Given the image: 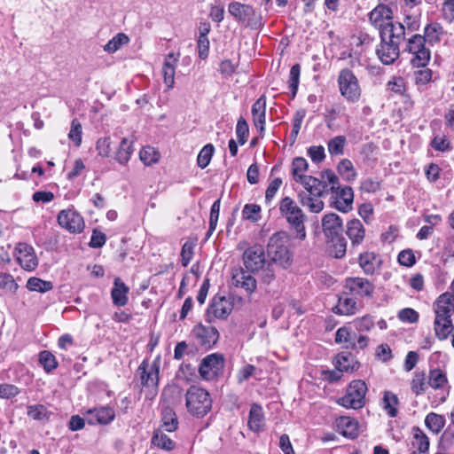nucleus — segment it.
Listing matches in <instances>:
<instances>
[{
    "label": "nucleus",
    "mask_w": 454,
    "mask_h": 454,
    "mask_svg": "<svg viewBox=\"0 0 454 454\" xmlns=\"http://www.w3.org/2000/svg\"><path fill=\"white\" fill-rule=\"evenodd\" d=\"M27 287L30 291L45 293L53 288V285L50 281H44L38 278H30L27 282Z\"/></svg>",
    "instance_id": "obj_45"
},
{
    "label": "nucleus",
    "mask_w": 454,
    "mask_h": 454,
    "mask_svg": "<svg viewBox=\"0 0 454 454\" xmlns=\"http://www.w3.org/2000/svg\"><path fill=\"white\" fill-rule=\"evenodd\" d=\"M381 260L372 252H365L359 256V265L367 275H372L380 266Z\"/></svg>",
    "instance_id": "obj_31"
},
{
    "label": "nucleus",
    "mask_w": 454,
    "mask_h": 454,
    "mask_svg": "<svg viewBox=\"0 0 454 454\" xmlns=\"http://www.w3.org/2000/svg\"><path fill=\"white\" fill-rule=\"evenodd\" d=\"M152 443L162 450H172L175 448V442L165 434L160 429L154 432L152 437Z\"/></svg>",
    "instance_id": "obj_42"
},
{
    "label": "nucleus",
    "mask_w": 454,
    "mask_h": 454,
    "mask_svg": "<svg viewBox=\"0 0 454 454\" xmlns=\"http://www.w3.org/2000/svg\"><path fill=\"white\" fill-rule=\"evenodd\" d=\"M393 11L392 9L383 4H378L369 13L370 23L380 30V35L383 29L392 25H403L400 22H393Z\"/></svg>",
    "instance_id": "obj_12"
},
{
    "label": "nucleus",
    "mask_w": 454,
    "mask_h": 454,
    "mask_svg": "<svg viewBox=\"0 0 454 454\" xmlns=\"http://www.w3.org/2000/svg\"><path fill=\"white\" fill-rule=\"evenodd\" d=\"M335 366L340 372L355 371L358 368L357 362L354 356L348 352H341L335 358Z\"/></svg>",
    "instance_id": "obj_36"
},
{
    "label": "nucleus",
    "mask_w": 454,
    "mask_h": 454,
    "mask_svg": "<svg viewBox=\"0 0 454 454\" xmlns=\"http://www.w3.org/2000/svg\"><path fill=\"white\" fill-rule=\"evenodd\" d=\"M387 89L395 94L402 95L405 91V83L402 77H393L387 83Z\"/></svg>",
    "instance_id": "obj_63"
},
{
    "label": "nucleus",
    "mask_w": 454,
    "mask_h": 454,
    "mask_svg": "<svg viewBox=\"0 0 454 454\" xmlns=\"http://www.w3.org/2000/svg\"><path fill=\"white\" fill-rule=\"evenodd\" d=\"M428 379L425 372L416 371L413 372L411 380V389L416 395H422L428 387Z\"/></svg>",
    "instance_id": "obj_35"
},
{
    "label": "nucleus",
    "mask_w": 454,
    "mask_h": 454,
    "mask_svg": "<svg viewBox=\"0 0 454 454\" xmlns=\"http://www.w3.org/2000/svg\"><path fill=\"white\" fill-rule=\"evenodd\" d=\"M361 306L348 292H342L338 299L337 304L333 309V312L338 315L352 316L357 313Z\"/></svg>",
    "instance_id": "obj_22"
},
{
    "label": "nucleus",
    "mask_w": 454,
    "mask_h": 454,
    "mask_svg": "<svg viewBox=\"0 0 454 454\" xmlns=\"http://www.w3.org/2000/svg\"><path fill=\"white\" fill-rule=\"evenodd\" d=\"M335 426L338 432L345 437L354 439L358 435V423L351 417L341 416L337 418Z\"/></svg>",
    "instance_id": "obj_25"
},
{
    "label": "nucleus",
    "mask_w": 454,
    "mask_h": 454,
    "mask_svg": "<svg viewBox=\"0 0 454 454\" xmlns=\"http://www.w3.org/2000/svg\"><path fill=\"white\" fill-rule=\"evenodd\" d=\"M454 311V297L450 293L441 294L434 303L435 317H451Z\"/></svg>",
    "instance_id": "obj_28"
},
{
    "label": "nucleus",
    "mask_w": 454,
    "mask_h": 454,
    "mask_svg": "<svg viewBox=\"0 0 454 454\" xmlns=\"http://www.w3.org/2000/svg\"><path fill=\"white\" fill-rule=\"evenodd\" d=\"M96 149L98 153V155H100L102 157H108L112 151L110 137H105L99 138L97 141Z\"/></svg>",
    "instance_id": "obj_64"
},
{
    "label": "nucleus",
    "mask_w": 454,
    "mask_h": 454,
    "mask_svg": "<svg viewBox=\"0 0 454 454\" xmlns=\"http://www.w3.org/2000/svg\"><path fill=\"white\" fill-rule=\"evenodd\" d=\"M248 134H249L248 124L243 117H240L237 122L236 135H237L239 143L241 145H243L247 142Z\"/></svg>",
    "instance_id": "obj_56"
},
{
    "label": "nucleus",
    "mask_w": 454,
    "mask_h": 454,
    "mask_svg": "<svg viewBox=\"0 0 454 454\" xmlns=\"http://www.w3.org/2000/svg\"><path fill=\"white\" fill-rule=\"evenodd\" d=\"M161 427L167 432H174L178 427V420L175 411L167 406L161 411Z\"/></svg>",
    "instance_id": "obj_37"
},
{
    "label": "nucleus",
    "mask_w": 454,
    "mask_h": 454,
    "mask_svg": "<svg viewBox=\"0 0 454 454\" xmlns=\"http://www.w3.org/2000/svg\"><path fill=\"white\" fill-rule=\"evenodd\" d=\"M289 235L285 231L273 233L267 245L270 262L283 269H288L293 262V253L289 249Z\"/></svg>",
    "instance_id": "obj_4"
},
{
    "label": "nucleus",
    "mask_w": 454,
    "mask_h": 454,
    "mask_svg": "<svg viewBox=\"0 0 454 454\" xmlns=\"http://www.w3.org/2000/svg\"><path fill=\"white\" fill-rule=\"evenodd\" d=\"M129 288L121 278H116L114 281V286L111 290L113 303L118 307H123L128 303V294Z\"/></svg>",
    "instance_id": "obj_29"
},
{
    "label": "nucleus",
    "mask_w": 454,
    "mask_h": 454,
    "mask_svg": "<svg viewBox=\"0 0 454 454\" xmlns=\"http://www.w3.org/2000/svg\"><path fill=\"white\" fill-rule=\"evenodd\" d=\"M215 148L213 145L207 144L206 145L199 153L197 157L198 166L201 168H205L210 162L211 158L213 156Z\"/></svg>",
    "instance_id": "obj_50"
},
{
    "label": "nucleus",
    "mask_w": 454,
    "mask_h": 454,
    "mask_svg": "<svg viewBox=\"0 0 454 454\" xmlns=\"http://www.w3.org/2000/svg\"><path fill=\"white\" fill-rule=\"evenodd\" d=\"M412 448L419 453H427L429 450L430 442L427 435L419 428H412Z\"/></svg>",
    "instance_id": "obj_33"
},
{
    "label": "nucleus",
    "mask_w": 454,
    "mask_h": 454,
    "mask_svg": "<svg viewBox=\"0 0 454 454\" xmlns=\"http://www.w3.org/2000/svg\"><path fill=\"white\" fill-rule=\"evenodd\" d=\"M380 36L376 54L383 64H393L400 56V44L405 39V27L403 25L387 27Z\"/></svg>",
    "instance_id": "obj_2"
},
{
    "label": "nucleus",
    "mask_w": 454,
    "mask_h": 454,
    "mask_svg": "<svg viewBox=\"0 0 454 454\" xmlns=\"http://www.w3.org/2000/svg\"><path fill=\"white\" fill-rule=\"evenodd\" d=\"M340 92L348 102H357L361 97L358 80L348 68L342 69L338 76Z\"/></svg>",
    "instance_id": "obj_8"
},
{
    "label": "nucleus",
    "mask_w": 454,
    "mask_h": 454,
    "mask_svg": "<svg viewBox=\"0 0 454 454\" xmlns=\"http://www.w3.org/2000/svg\"><path fill=\"white\" fill-rule=\"evenodd\" d=\"M366 392L367 386L364 381L353 380L349 384L346 395L340 398L338 403L345 408L360 409L365 403Z\"/></svg>",
    "instance_id": "obj_7"
},
{
    "label": "nucleus",
    "mask_w": 454,
    "mask_h": 454,
    "mask_svg": "<svg viewBox=\"0 0 454 454\" xmlns=\"http://www.w3.org/2000/svg\"><path fill=\"white\" fill-rule=\"evenodd\" d=\"M338 172L343 176L348 181L356 178V173L354 170L352 162L348 159H343L338 165Z\"/></svg>",
    "instance_id": "obj_53"
},
{
    "label": "nucleus",
    "mask_w": 454,
    "mask_h": 454,
    "mask_svg": "<svg viewBox=\"0 0 454 454\" xmlns=\"http://www.w3.org/2000/svg\"><path fill=\"white\" fill-rule=\"evenodd\" d=\"M192 333L198 342L206 348L214 346L219 338L217 329L211 325L200 324L193 328Z\"/></svg>",
    "instance_id": "obj_20"
},
{
    "label": "nucleus",
    "mask_w": 454,
    "mask_h": 454,
    "mask_svg": "<svg viewBox=\"0 0 454 454\" xmlns=\"http://www.w3.org/2000/svg\"><path fill=\"white\" fill-rule=\"evenodd\" d=\"M419 313L411 308H405L399 311L398 313V318L402 322H407V323H416L419 320Z\"/></svg>",
    "instance_id": "obj_62"
},
{
    "label": "nucleus",
    "mask_w": 454,
    "mask_h": 454,
    "mask_svg": "<svg viewBox=\"0 0 454 454\" xmlns=\"http://www.w3.org/2000/svg\"><path fill=\"white\" fill-rule=\"evenodd\" d=\"M346 234L351 241L352 247L360 245L365 235L363 223L358 219H353L346 224Z\"/></svg>",
    "instance_id": "obj_27"
},
{
    "label": "nucleus",
    "mask_w": 454,
    "mask_h": 454,
    "mask_svg": "<svg viewBox=\"0 0 454 454\" xmlns=\"http://www.w3.org/2000/svg\"><path fill=\"white\" fill-rule=\"evenodd\" d=\"M453 330L451 317H435L434 331L440 340H445Z\"/></svg>",
    "instance_id": "obj_34"
},
{
    "label": "nucleus",
    "mask_w": 454,
    "mask_h": 454,
    "mask_svg": "<svg viewBox=\"0 0 454 454\" xmlns=\"http://www.w3.org/2000/svg\"><path fill=\"white\" fill-rule=\"evenodd\" d=\"M301 67L299 64H295L291 67L289 74V88L292 91V97L294 98L299 86Z\"/></svg>",
    "instance_id": "obj_54"
},
{
    "label": "nucleus",
    "mask_w": 454,
    "mask_h": 454,
    "mask_svg": "<svg viewBox=\"0 0 454 454\" xmlns=\"http://www.w3.org/2000/svg\"><path fill=\"white\" fill-rule=\"evenodd\" d=\"M305 191L301 192H307L312 196H324L326 192L327 184L325 182H323L316 177L309 176L307 177H300V182Z\"/></svg>",
    "instance_id": "obj_26"
},
{
    "label": "nucleus",
    "mask_w": 454,
    "mask_h": 454,
    "mask_svg": "<svg viewBox=\"0 0 454 454\" xmlns=\"http://www.w3.org/2000/svg\"><path fill=\"white\" fill-rule=\"evenodd\" d=\"M247 425L249 429L253 432H260L263 428L265 418L261 405L257 403L251 405Z\"/></svg>",
    "instance_id": "obj_30"
},
{
    "label": "nucleus",
    "mask_w": 454,
    "mask_h": 454,
    "mask_svg": "<svg viewBox=\"0 0 454 454\" xmlns=\"http://www.w3.org/2000/svg\"><path fill=\"white\" fill-rule=\"evenodd\" d=\"M428 385L434 389H442L448 385L446 373L439 369H432L427 376Z\"/></svg>",
    "instance_id": "obj_38"
},
{
    "label": "nucleus",
    "mask_w": 454,
    "mask_h": 454,
    "mask_svg": "<svg viewBox=\"0 0 454 454\" xmlns=\"http://www.w3.org/2000/svg\"><path fill=\"white\" fill-rule=\"evenodd\" d=\"M442 18L447 23H454V0H443L441 7Z\"/></svg>",
    "instance_id": "obj_55"
},
{
    "label": "nucleus",
    "mask_w": 454,
    "mask_h": 454,
    "mask_svg": "<svg viewBox=\"0 0 454 454\" xmlns=\"http://www.w3.org/2000/svg\"><path fill=\"white\" fill-rule=\"evenodd\" d=\"M185 405L190 414L197 418H203L211 410L212 400L207 390L192 386L185 395Z\"/></svg>",
    "instance_id": "obj_5"
},
{
    "label": "nucleus",
    "mask_w": 454,
    "mask_h": 454,
    "mask_svg": "<svg viewBox=\"0 0 454 454\" xmlns=\"http://www.w3.org/2000/svg\"><path fill=\"white\" fill-rule=\"evenodd\" d=\"M253 123L262 135L266 122V97L261 96L252 106L251 109Z\"/></svg>",
    "instance_id": "obj_24"
},
{
    "label": "nucleus",
    "mask_w": 454,
    "mask_h": 454,
    "mask_svg": "<svg viewBox=\"0 0 454 454\" xmlns=\"http://www.w3.org/2000/svg\"><path fill=\"white\" fill-rule=\"evenodd\" d=\"M39 363L41 365H43L44 371L47 373L51 372L58 367V362L55 356L48 350L40 352Z\"/></svg>",
    "instance_id": "obj_43"
},
{
    "label": "nucleus",
    "mask_w": 454,
    "mask_h": 454,
    "mask_svg": "<svg viewBox=\"0 0 454 454\" xmlns=\"http://www.w3.org/2000/svg\"><path fill=\"white\" fill-rule=\"evenodd\" d=\"M384 410L387 413L394 418L397 415L396 406L398 404V398L396 395L390 391H386L383 397Z\"/></svg>",
    "instance_id": "obj_44"
},
{
    "label": "nucleus",
    "mask_w": 454,
    "mask_h": 454,
    "mask_svg": "<svg viewBox=\"0 0 454 454\" xmlns=\"http://www.w3.org/2000/svg\"><path fill=\"white\" fill-rule=\"evenodd\" d=\"M246 269H234L231 281L236 287L244 289L247 294H253L257 286L256 279Z\"/></svg>",
    "instance_id": "obj_21"
},
{
    "label": "nucleus",
    "mask_w": 454,
    "mask_h": 454,
    "mask_svg": "<svg viewBox=\"0 0 454 454\" xmlns=\"http://www.w3.org/2000/svg\"><path fill=\"white\" fill-rule=\"evenodd\" d=\"M129 42V38L123 33H119L114 36L105 46V51L114 53L117 51L121 45L127 44Z\"/></svg>",
    "instance_id": "obj_46"
},
{
    "label": "nucleus",
    "mask_w": 454,
    "mask_h": 454,
    "mask_svg": "<svg viewBox=\"0 0 454 454\" xmlns=\"http://www.w3.org/2000/svg\"><path fill=\"white\" fill-rule=\"evenodd\" d=\"M426 427L434 434H439L445 425L443 416L434 412H430L425 419Z\"/></svg>",
    "instance_id": "obj_40"
},
{
    "label": "nucleus",
    "mask_w": 454,
    "mask_h": 454,
    "mask_svg": "<svg viewBox=\"0 0 454 454\" xmlns=\"http://www.w3.org/2000/svg\"><path fill=\"white\" fill-rule=\"evenodd\" d=\"M398 262L406 267H411L416 263V258L411 249H405L399 253Z\"/></svg>",
    "instance_id": "obj_61"
},
{
    "label": "nucleus",
    "mask_w": 454,
    "mask_h": 454,
    "mask_svg": "<svg viewBox=\"0 0 454 454\" xmlns=\"http://www.w3.org/2000/svg\"><path fill=\"white\" fill-rule=\"evenodd\" d=\"M232 310L231 301L224 296H215L207 311V321L224 319Z\"/></svg>",
    "instance_id": "obj_17"
},
{
    "label": "nucleus",
    "mask_w": 454,
    "mask_h": 454,
    "mask_svg": "<svg viewBox=\"0 0 454 454\" xmlns=\"http://www.w3.org/2000/svg\"><path fill=\"white\" fill-rule=\"evenodd\" d=\"M223 366V357L219 354H211L204 357L200 363L199 372L200 376L207 380L214 379Z\"/></svg>",
    "instance_id": "obj_16"
},
{
    "label": "nucleus",
    "mask_w": 454,
    "mask_h": 454,
    "mask_svg": "<svg viewBox=\"0 0 454 454\" xmlns=\"http://www.w3.org/2000/svg\"><path fill=\"white\" fill-rule=\"evenodd\" d=\"M229 13L239 23L252 29L262 27V16L253 6L239 2H231L228 5Z\"/></svg>",
    "instance_id": "obj_6"
},
{
    "label": "nucleus",
    "mask_w": 454,
    "mask_h": 454,
    "mask_svg": "<svg viewBox=\"0 0 454 454\" xmlns=\"http://www.w3.org/2000/svg\"><path fill=\"white\" fill-rule=\"evenodd\" d=\"M82 129L81 123L77 120H73L68 133L69 139L74 142L75 145L79 146L82 143Z\"/></svg>",
    "instance_id": "obj_58"
},
{
    "label": "nucleus",
    "mask_w": 454,
    "mask_h": 454,
    "mask_svg": "<svg viewBox=\"0 0 454 454\" xmlns=\"http://www.w3.org/2000/svg\"><path fill=\"white\" fill-rule=\"evenodd\" d=\"M242 216L253 223L258 222L261 219V207L257 204H246L242 210Z\"/></svg>",
    "instance_id": "obj_49"
},
{
    "label": "nucleus",
    "mask_w": 454,
    "mask_h": 454,
    "mask_svg": "<svg viewBox=\"0 0 454 454\" xmlns=\"http://www.w3.org/2000/svg\"><path fill=\"white\" fill-rule=\"evenodd\" d=\"M344 287L352 295L360 298H371L374 293V285L364 278H348Z\"/></svg>",
    "instance_id": "obj_14"
},
{
    "label": "nucleus",
    "mask_w": 454,
    "mask_h": 454,
    "mask_svg": "<svg viewBox=\"0 0 454 454\" xmlns=\"http://www.w3.org/2000/svg\"><path fill=\"white\" fill-rule=\"evenodd\" d=\"M321 227L329 245V254L337 259L344 257L347 251V241L343 237L342 219L335 213L325 214L322 217Z\"/></svg>",
    "instance_id": "obj_1"
},
{
    "label": "nucleus",
    "mask_w": 454,
    "mask_h": 454,
    "mask_svg": "<svg viewBox=\"0 0 454 454\" xmlns=\"http://www.w3.org/2000/svg\"><path fill=\"white\" fill-rule=\"evenodd\" d=\"M159 372V359H155L152 364H149L147 360H144L137 369L141 385L151 389L153 394H155L158 388Z\"/></svg>",
    "instance_id": "obj_11"
},
{
    "label": "nucleus",
    "mask_w": 454,
    "mask_h": 454,
    "mask_svg": "<svg viewBox=\"0 0 454 454\" xmlns=\"http://www.w3.org/2000/svg\"><path fill=\"white\" fill-rule=\"evenodd\" d=\"M220 206H221V201H220V199H218L213 203V205L211 207L210 216H209V229L207 233V238H209L212 235V233L215 231V230L216 228L218 218H219V214H220Z\"/></svg>",
    "instance_id": "obj_52"
},
{
    "label": "nucleus",
    "mask_w": 454,
    "mask_h": 454,
    "mask_svg": "<svg viewBox=\"0 0 454 454\" xmlns=\"http://www.w3.org/2000/svg\"><path fill=\"white\" fill-rule=\"evenodd\" d=\"M243 265L250 273H257L268 262L264 248L262 245L254 244L247 247L242 254Z\"/></svg>",
    "instance_id": "obj_10"
},
{
    "label": "nucleus",
    "mask_w": 454,
    "mask_h": 454,
    "mask_svg": "<svg viewBox=\"0 0 454 454\" xmlns=\"http://www.w3.org/2000/svg\"><path fill=\"white\" fill-rule=\"evenodd\" d=\"M132 142L128 138H123L115 153L114 159L121 165H125L133 153Z\"/></svg>",
    "instance_id": "obj_39"
},
{
    "label": "nucleus",
    "mask_w": 454,
    "mask_h": 454,
    "mask_svg": "<svg viewBox=\"0 0 454 454\" xmlns=\"http://www.w3.org/2000/svg\"><path fill=\"white\" fill-rule=\"evenodd\" d=\"M322 196H312L307 192H299L298 198L301 206L307 207L311 213H320L324 207L325 203L321 200Z\"/></svg>",
    "instance_id": "obj_32"
},
{
    "label": "nucleus",
    "mask_w": 454,
    "mask_h": 454,
    "mask_svg": "<svg viewBox=\"0 0 454 454\" xmlns=\"http://www.w3.org/2000/svg\"><path fill=\"white\" fill-rule=\"evenodd\" d=\"M58 223L70 233H81L85 226L83 217L73 209L61 210L57 217Z\"/></svg>",
    "instance_id": "obj_13"
},
{
    "label": "nucleus",
    "mask_w": 454,
    "mask_h": 454,
    "mask_svg": "<svg viewBox=\"0 0 454 454\" xmlns=\"http://www.w3.org/2000/svg\"><path fill=\"white\" fill-rule=\"evenodd\" d=\"M353 325L358 332H369L374 327V321L370 316H364L353 321Z\"/></svg>",
    "instance_id": "obj_57"
},
{
    "label": "nucleus",
    "mask_w": 454,
    "mask_h": 454,
    "mask_svg": "<svg viewBox=\"0 0 454 454\" xmlns=\"http://www.w3.org/2000/svg\"><path fill=\"white\" fill-rule=\"evenodd\" d=\"M0 288L6 292L12 293L16 291L18 285L11 274L2 273L0 274Z\"/></svg>",
    "instance_id": "obj_59"
},
{
    "label": "nucleus",
    "mask_w": 454,
    "mask_h": 454,
    "mask_svg": "<svg viewBox=\"0 0 454 454\" xmlns=\"http://www.w3.org/2000/svg\"><path fill=\"white\" fill-rule=\"evenodd\" d=\"M308 162L302 157H296L294 159L292 162V170L294 179L296 182H300V177H307L308 176L303 175V173L308 169Z\"/></svg>",
    "instance_id": "obj_47"
},
{
    "label": "nucleus",
    "mask_w": 454,
    "mask_h": 454,
    "mask_svg": "<svg viewBox=\"0 0 454 454\" xmlns=\"http://www.w3.org/2000/svg\"><path fill=\"white\" fill-rule=\"evenodd\" d=\"M179 59V54L168 53L164 59L162 66V75L167 90H171L175 85L176 66Z\"/></svg>",
    "instance_id": "obj_23"
},
{
    "label": "nucleus",
    "mask_w": 454,
    "mask_h": 454,
    "mask_svg": "<svg viewBox=\"0 0 454 454\" xmlns=\"http://www.w3.org/2000/svg\"><path fill=\"white\" fill-rule=\"evenodd\" d=\"M331 207L342 212L347 213L352 209L354 193L349 186L337 187L334 192H332Z\"/></svg>",
    "instance_id": "obj_15"
},
{
    "label": "nucleus",
    "mask_w": 454,
    "mask_h": 454,
    "mask_svg": "<svg viewBox=\"0 0 454 454\" xmlns=\"http://www.w3.org/2000/svg\"><path fill=\"white\" fill-rule=\"evenodd\" d=\"M114 418L115 412L114 409L109 406L90 409L85 412L86 421L90 425H108Z\"/></svg>",
    "instance_id": "obj_19"
},
{
    "label": "nucleus",
    "mask_w": 454,
    "mask_h": 454,
    "mask_svg": "<svg viewBox=\"0 0 454 454\" xmlns=\"http://www.w3.org/2000/svg\"><path fill=\"white\" fill-rule=\"evenodd\" d=\"M346 145V137L344 136H337L328 142V151L331 155H341L344 152Z\"/></svg>",
    "instance_id": "obj_51"
},
{
    "label": "nucleus",
    "mask_w": 454,
    "mask_h": 454,
    "mask_svg": "<svg viewBox=\"0 0 454 454\" xmlns=\"http://www.w3.org/2000/svg\"><path fill=\"white\" fill-rule=\"evenodd\" d=\"M258 369L253 364H246L240 368L237 373V380L239 383H242L251 377L254 376Z\"/></svg>",
    "instance_id": "obj_60"
},
{
    "label": "nucleus",
    "mask_w": 454,
    "mask_h": 454,
    "mask_svg": "<svg viewBox=\"0 0 454 454\" xmlns=\"http://www.w3.org/2000/svg\"><path fill=\"white\" fill-rule=\"evenodd\" d=\"M139 157L145 165H152L160 160V153L154 147L145 146L140 151Z\"/></svg>",
    "instance_id": "obj_48"
},
{
    "label": "nucleus",
    "mask_w": 454,
    "mask_h": 454,
    "mask_svg": "<svg viewBox=\"0 0 454 454\" xmlns=\"http://www.w3.org/2000/svg\"><path fill=\"white\" fill-rule=\"evenodd\" d=\"M15 256L21 268L26 270L32 271L38 265V260L34 248L26 243H19L17 245Z\"/></svg>",
    "instance_id": "obj_18"
},
{
    "label": "nucleus",
    "mask_w": 454,
    "mask_h": 454,
    "mask_svg": "<svg viewBox=\"0 0 454 454\" xmlns=\"http://www.w3.org/2000/svg\"><path fill=\"white\" fill-rule=\"evenodd\" d=\"M280 216L287 223L291 231L294 233V238L304 240L307 237L305 223L307 215L303 209L291 197L282 198L278 204Z\"/></svg>",
    "instance_id": "obj_3"
},
{
    "label": "nucleus",
    "mask_w": 454,
    "mask_h": 454,
    "mask_svg": "<svg viewBox=\"0 0 454 454\" xmlns=\"http://www.w3.org/2000/svg\"><path fill=\"white\" fill-rule=\"evenodd\" d=\"M405 51L413 55L411 62L414 67H426L430 60V50L426 47V39L421 35H413L408 40Z\"/></svg>",
    "instance_id": "obj_9"
},
{
    "label": "nucleus",
    "mask_w": 454,
    "mask_h": 454,
    "mask_svg": "<svg viewBox=\"0 0 454 454\" xmlns=\"http://www.w3.org/2000/svg\"><path fill=\"white\" fill-rule=\"evenodd\" d=\"M443 35V27L439 23H429L424 29V37L430 43H437Z\"/></svg>",
    "instance_id": "obj_41"
}]
</instances>
